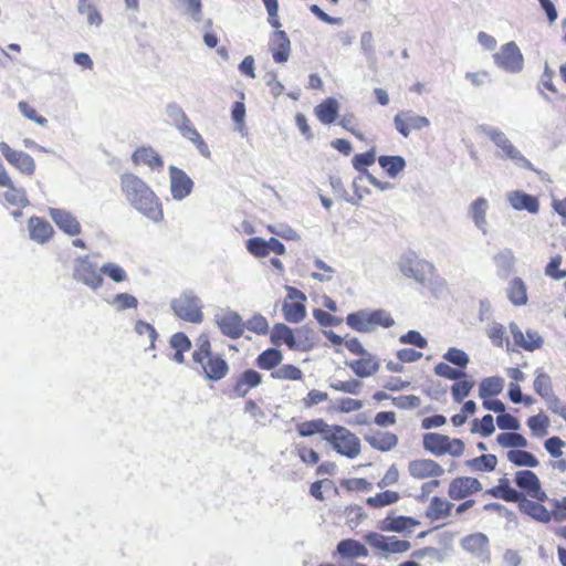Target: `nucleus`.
<instances>
[{
  "label": "nucleus",
  "instance_id": "f257e3e1",
  "mask_svg": "<svg viewBox=\"0 0 566 566\" xmlns=\"http://www.w3.org/2000/svg\"><path fill=\"white\" fill-rule=\"evenodd\" d=\"M120 189L137 212L155 223L164 220V209L158 196L140 177L132 172L123 174Z\"/></svg>",
  "mask_w": 566,
  "mask_h": 566
},
{
  "label": "nucleus",
  "instance_id": "f03ea898",
  "mask_svg": "<svg viewBox=\"0 0 566 566\" xmlns=\"http://www.w3.org/2000/svg\"><path fill=\"white\" fill-rule=\"evenodd\" d=\"M479 129L496 146L502 159L512 161L518 168L536 171L533 164L515 147L502 129L491 125H481Z\"/></svg>",
  "mask_w": 566,
  "mask_h": 566
},
{
  "label": "nucleus",
  "instance_id": "7ed1b4c3",
  "mask_svg": "<svg viewBox=\"0 0 566 566\" xmlns=\"http://www.w3.org/2000/svg\"><path fill=\"white\" fill-rule=\"evenodd\" d=\"M346 324L354 331L359 333L374 332L378 326L391 327L395 321L386 310H360L350 313L346 317Z\"/></svg>",
  "mask_w": 566,
  "mask_h": 566
},
{
  "label": "nucleus",
  "instance_id": "20e7f679",
  "mask_svg": "<svg viewBox=\"0 0 566 566\" xmlns=\"http://www.w3.org/2000/svg\"><path fill=\"white\" fill-rule=\"evenodd\" d=\"M325 441L340 455L355 459L360 453V440L350 430L343 426H331Z\"/></svg>",
  "mask_w": 566,
  "mask_h": 566
},
{
  "label": "nucleus",
  "instance_id": "39448f33",
  "mask_svg": "<svg viewBox=\"0 0 566 566\" xmlns=\"http://www.w3.org/2000/svg\"><path fill=\"white\" fill-rule=\"evenodd\" d=\"M171 310L182 321L199 324L203 321L202 302L190 290L184 291L170 303Z\"/></svg>",
  "mask_w": 566,
  "mask_h": 566
},
{
  "label": "nucleus",
  "instance_id": "423d86ee",
  "mask_svg": "<svg viewBox=\"0 0 566 566\" xmlns=\"http://www.w3.org/2000/svg\"><path fill=\"white\" fill-rule=\"evenodd\" d=\"M73 279L92 291L99 290L104 284L101 268L92 261L91 255H78L73 261Z\"/></svg>",
  "mask_w": 566,
  "mask_h": 566
},
{
  "label": "nucleus",
  "instance_id": "0eeeda50",
  "mask_svg": "<svg viewBox=\"0 0 566 566\" xmlns=\"http://www.w3.org/2000/svg\"><path fill=\"white\" fill-rule=\"evenodd\" d=\"M494 64L501 70L517 74L524 69V56L514 41L503 44L500 50L493 54Z\"/></svg>",
  "mask_w": 566,
  "mask_h": 566
},
{
  "label": "nucleus",
  "instance_id": "6e6552de",
  "mask_svg": "<svg viewBox=\"0 0 566 566\" xmlns=\"http://www.w3.org/2000/svg\"><path fill=\"white\" fill-rule=\"evenodd\" d=\"M399 269L403 275L422 283L432 273L434 268L432 263L419 259L416 253L408 252L400 258Z\"/></svg>",
  "mask_w": 566,
  "mask_h": 566
},
{
  "label": "nucleus",
  "instance_id": "1a4fd4ad",
  "mask_svg": "<svg viewBox=\"0 0 566 566\" xmlns=\"http://www.w3.org/2000/svg\"><path fill=\"white\" fill-rule=\"evenodd\" d=\"M286 291L287 297L282 306L284 318L290 323H300L306 315L304 305L306 296L302 291L293 286H286Z\"/></svg>",
  "mask_w": 566,
  "mask_h": 566
},
{
  "label": "nucleus",
  "instance_id": "9d476101",
  "mask_svg": "<svg viewBox=\"0 0 566 566\" xmlns=\"http://www.w3.org/2000/svg\"><path fill=\"white\" fill-rule=\"evenodd\" d=\"M364 538L366 543L373 548L382 551L385 553H405L411 547V544L408 541L398 539L395 536H385L376 532L366 534Z\"/></svg>",
  "mask_w": 566,
  "mask_h": 566
},
{
  "label": "nucleus",
  "instance_id": "9b49d317",
  "mask_svg": "<svg viewBox=\"0 0 566 566\" xmlns=\"http://www.w3.org/2000/svg\"><path fill=\"white\" fill-rule=\"evenodd\" d=\"M214 321L221 333L230 338H239L243 335L245 323L234 311L226 310L214 315Z\"/></svg>",
  "mask_w": 566,
  "mask_h": 566
},
{
  "label": "nucleus",
  "instance_id": "f8f14e48",
  "mask_svg": "<svg viewBox=\"0 0 566 566\" xmlns=\"http://www.w3.org/2000/svg\"><path fill=\"white\" fill-rule=\"evenodd\" d=\"M461 547L481 563L490 562V541L484 533H473L460 541Z\"/></svg>",
  "mask_w": 566,
  "mask_h": 566
},
{
  "label": "nucleus",
  "instance_id": "ddd939ff",
  "mask_svg": "<svg viewBox=\"0 0 566 566\" xmlns=\"http://www.w3.org/2000/svg\"><path fill=\"white\" fill-rule=\"evenodd\" d=\"M0 151L6 160L21 174L31 176L35 171V161L27 153L11 148L6 142H0Z\"/></svg>",
  "mask_w": 566,
  "mask_h": 566
},
{
  "label": "nucleus",
  "instance_id": "4468645a",
  "mask_svg": "<svg viewBox=\"0 0 566 566\" xmlns=\"http://www.w3.org/2000/svg\"><path fill=\"white\" fill-rule=\"evenodd\" d=\"M169 184L171 197L176 201L187 198L195 185L192 179L182 169L172 165L169 167Z\"/></svg>",
  "mask_w": 566,
  "mask_h": 566
},
{
  "label": "nucleus",
  "instance_id": "2eb2a0df",
  "mask_svg": "<svg viewBox=\"0 0 566 566\" xmlns=\"http://www.w3.org/2000/svg\"><path fill=\"white\" fill-rule=\"evenodd\" d=\"M394 126L403 137H408L411 130H421L430 126L426 116L416 115L411 111L401 112L394 117Z\"/></svg>",
  "mask_w": 566,
  "mask_h": 566
},
{
  "label": "nucleus",
  "instance_id": "dca6fc26",
  "mask_svg": "<svg viewBox=\"0 0 566 566\" xmlns=\"http://www.w3.org/2000/svg\"><path fill=\"white\" fill-rule=\"evenodd\" d=\"M516 485L525 491L530 496L539 502L548 500L546 493L541 488V482L537 475L530 470H521L515 474Z\"/></svg>",
  "mask_w": 566,
  "mask_h": 566
},
{
  "label": "nucleus",
  "instance_id": "f3484780",
  "mask_svg": "<svg viewBox=\"0 0 566 566\" xmlns=\"http://www.w3.org/2000/svg\"><path fill=\"white\" fill-rule=\"evenodd\" d=\"M49 216L56 227L67 235L75 237L82 232L81 223L76 217L65 209L49 208Z\"/></svg>",
  "mask_w": 566,
  "mask_h": 566
},
{
  "label": "nucleus",
  "instance_id": "a211bd4d",
  "mask_svg": "<svg viewBox=\"0 0 566 566\" xmlns=\"http://www.w3.org/2000/svg\"><path fill=\"white\" fill-rule=\"evenodd\" d=\"M408 472L412 478L422 480L441 476L444 473V469L434 460L418 459L409 462Z\"/></svg>",
  "mask_w": 566,
  "mask_h": 566
},
{
  "label": "nucleus",
  "instance_id": "6ab92c4d",
  "mask_svg": "<svg viewBox=\"0 0 566 566\" xmlns=\"http://www.w3.org/2000/svg\"><path fill=\"white\" fill-rule=\"evenodd\" d=\"M269 50L275 63H285L291 55V41L286 32L275 30L269 41Z\"/></svg>",
  "mask_w": 566,
  "mask_h": 566
},
{
  "label": "nucleus",
  "instance_id": "aec40b11",
  "mask_svg": "<svg viewBox=\"0 0 566 566\" xmlns=\"http://www.w3.org/2000/svg\"><path fill=\"white\" fill-rule=\"evenodd\" d=\"M205 377L212 381H218L224 378L229 371L228 363L220 356L216 354H210L207 358H203L201 363H197Z\"/></svg>",
  "mask_w": 566,
  "mask_h": 566
},
{
  "label": "nucleus",
  "instance_id": "412c9836",
  "mask_svg": "<svg viewBox=\"0 0 566 566\" xmlns=\"http://www.w3.org/2000/svg\"><path fill=\"white\" fill-rule=\"evenodd\" d=\"M482 490L480 481L471 476H462L452 480L448 494L452 500H462Z\"/></svg>",
  "mask_w": 566,
  "mask_h": 566
},
{
  "label": "nucleus",
  "instance_id": "4be33fe9",
  "mask_svg": "<svg viewBox=\"0 0 566 566\" xmlns=\"http://www.w3.org/2000/svg\"><path fill=\"white\" fill-rule=\"evenodd\" d=\"M510 331L515 345L525 350L533 352L543 346L544 340L536 331L527 329L526 336H524L522 329L515 323L510 324Z\"/></svg>",
  "mask_w": 566,
  "mask_h": 566
},
{
  "label": "nucleus",
  "instance_id": "5701e85b",
  "mask_svg": "<svg viewBox=\"0 0 566 566\" xmlns=\"http://www.w3.org/2000/svg\"><path fill=\"white\" fill-rule=\"evenodd\" d=\"M271 342L274 345L286 344L291 349L307 350L304 342H296L295 333L287 325L275 324L271 332Z\"/></svg>",
  "mask_w": 566,
  "mask_h": 566
},
{
  "label": "nucleus",
  "instance_id": "b1692460",
  "mask_svg": "<svg viewBox=\"0 0 566 566\" xmlns=\"http://www.w3.org/2000/svg\"><path fill=\"white\" fill-rule=\"evenodd\" d=\"M506 200L517 211L525 210L530 213H537L539 210L538 199L521 190L509 191Z\"/></svg>",
  "mask_w": 566,
  "mask_h": 566
},
{
  "label": "nucleus",
  "instance_id": "393cba45",
  "mask_svg": "<svg viewBox=\"0 0 566 566\" xmlns=\"http://www.w3.org/2000/svg\"><path fill=\"white\" fill-rule=\"evenodd\" d=\"M420 522L410 516H394L388 515L386 518L380 521L379 530L382 532H395V533H411Z\"/></svg>",
  "mask_w": 566,
  "mask_h": 566
},
{
  "label": "nucleus",
  "instance_id": "a878e982",
  "mask_svg": "<svg viewBox=\"0 0 566 566\" xmlns=\"http://www.w3.org/2000/svg\"><path fill=\"white\" fill-rule=\"evenodd\" d=\"M28 231L30 239L39 244L46 243L54 233L53 227L49 221L35 216L29 219Z\"/></svg>",
  "mask_w": 566,
  "mask_h": 566
},
{
  "label": "nucleus",
  "instance_id": "bb28decb",
  "mask_svg": "<svg viewBox=\"0 0 566 566\" xmlns=\"http://www.w3.org/2000/svg\"><path fill=\"white\" fill-rule=\"evenodd\" d=\"M364 439L371 448L381 452L390 451L398 443V437L395 433L379 430L368 432Z\"/></svg>",
  "mask_w": 566,
  "mask_h": 566
},
{
  "label": "nucleus",
  "instance_id": "cd10ccee",
  "mask_svg": "<svg viewBox=\"0 0 566 566\" xmlns=\"http://www.w3.org/2000/svg\"><path fill=\"white\" fill-rule=\"evenodd\" d=\"M262 381V376L254 369L244 370L235 380L233 392L237 397L243 398Z\"/></svg>",
  "mask_w": 566,
  "mask_h": 566
},
{
  "label": "nucleus",
  "instance_id": "c85d7f7f",
  "mask_svg": "<svg viewBox=\"0 0 566 566\" xmlns=\"http://www.w3.org/2000/svg\"><path fill=\"white\" fill-rule=\"evenodd\" d=\"M132 160L136 165H147L153 170H159L164 166L163 157L149 146L137 148L132 155Z\"/></svg>",
  "mask_w": 566,
  "mask_h": 566
},
{
  "label": "nucleus",
  "instance_id": "c756f323",
  "mask_svg": "<svg viewBox=\"0 0 566 566\" xmlns=\"http://www.w3.org/2000/svg\"><path fill=\"white\" fill-rule=\"evenodd\" d=\"M347 365L358 377L366 378L378 371L380 363L376 356L368 353L363 358L352 360Z\"/></svg>",
  "mask_w": 566,
  "mask_h": 566
},
{
  "label": "nucleus",
  "instance_id": "7c9ffc66",
  "mask_svg": "<svg viewBox=\"0 0 566 566\" xmlns=\"http://www.w3.org/2000/svg\"><path fill=\"white\" fill-rule=\"evenodd\" d=\"M489 209V202L485 198L480 197L475 199L469 207V217L473 221L474 226L483 233H488V221L486 211Z\"/></svg>",
  "mask_w": 566,
  "mask_h": 566
},
{
  "label": "nucleus",
  "instance_id": "2f4dec72",
  "mask_svg": "<svg viewBox=\"0 0 566 566\" xmlns=\"http://www.w3.org/2000/svg\"><path fill=\"white\" fill-rule=\"evenodd\" d=\"M177 130L180 133V135L192 143L201 156L206 158L211 157V151L209 149V146L203 140L202 136L199 134V132L196 129V127L191 124V120L189 119V123H185L180 127L177 128Z\"/></svg>",
  "mask_w": 566,
  "mask_h": 566
},
{
  "label": "nucleus",
  "instance_id": "473e14b6",
  "mask_svg": "<svg viewBox=\"0 0 566 566\" xmlns=\"http://www.w3.org/2000/svg\"><path fill=\"white\" fill-rule=\"evenodd\" d=\"M506 296L514 306L527 304V286L521 277H513L506 287Z\"/></svg>",
  "mask_w": 566,
  "mask_h": 566
},
{
  "label": "nucleus",
  "instance_id": "72a5a7b5",
  "mask_svg": "<svg viewBox=\"0 0 566 566\" xmlns=\"http://www.w3.org/2000/svg\"><path fill=\"white\" fill-rule=\"evenodd\" d=\"M493 262L496 266L497 275L502 279H506L515 266V255L509 248L500 250L493 256Z\"/></svg>",
  "mask_w": 566,
  "mask_h": 566
},
{
  "label": "nucleus",
  "instance_id": "f704fd0d",
  "mask_svg": "<svg viewBox=\"0 0 566 566\" xmlns=\"http://www.w3.org/2000/svg\"><path fill=\"white\" fill-rule=\"evenodd\" d=\"M338 108V102L333 97H328L315 106L314 113L322 124L329 125L337 118Z\"/></svg>",
  "mask_w": 566,
  "mask_h": 566
},
{
  "label": "nucleus",
  "instance_id": "c9c22d12",
  "mask_svg": "<svg viewBox=\"0 0 566 566\" xmlns=\"http://www.w3.org/2000/svg\"><path fill=\"white\" fill-rule=\"evenodd\" d=\"M518 509L522 513L533 517L538 522L548 523L552 520L551 512H548L544 505L527 500L526 497L521 501Z\"/></svg>",
  "mask_w": 566,
  "mask_h": 566
},
{
  "label": "nucleus",
  "instance_id": "e433bc0d",
  "mask_svg": "<svg viewBox=\"0 0 566 566\" xmlns=\"http://www.w3.org/2000/svg\"><path fill=\"white\" fill-rule=\"evenodd\" d=\"M337 553L344 558H363L368 556V549L358 541L347 538L337 544Z\"/></svg>",
  "mask_w": 566,
  "mask_h": 566
},
{
  "label": "nucleus",
  "instance_id": "4c0bfd02",
  "mask_svg": "<svg viewBox=\"0 0 566 566\" xmlns=\"http://www.w3.org/2000/svg\"><path fill=\"white\" fill-rule=\"evenodd\" d=\"M488 492L493 497L502 499L506 502H517L518 505L521 504V501L525 499L522 493L510 486L507 479H501L499 485L492 488Z\"/></svg>",
  "mask_w": 566,
  "mask_h": 566
},
{
  "label": "nucleus",
  "instance_id": "58836bf2",
  "mask_svg": "<svg viewBox=\"0 0 566 566\" xmlns=\"http://www.w3.org/2000/svg\"><path fill=\"white\" fill-rule=\"evenodd\" d=\"M329 428L331 424L325 422L323 419L308 420L296 426L297 432L301 437H312L319 433L323 440H325Z\"/></svg>",
  "mask_w": 566,
  "mask_h": 566
},
{
  "label": "nucleus",
  "instance_id": "ea45409f",
  "mask_svg": "<svg viewBox=\"0 0 566 566\" xmlns=\"http://www.w3.org/2000/svg\"><path fill=\"white\" fill-rule=\"evenodd\" d=\"M452 504L444 499L433 496L426 511V516L431 521L446 518L450 515Z\"/></svg>",
  "mask_w": 566,
  "mask_h": 566
},
{
  "label": "nucleus",
  "instance_id": "a19ab883",
  "mask_svg": "<svg viewBox=\"0 0 566 566\" xmlns=\"http://www.w3.org/2000/svg\"><path fill=\"white\" fill-rule=\"evenodd\" d=\"M378 164L390 178H396L406 167V160L401 156H380Z\"/></svg>",
  "mask_w": 566,
  "mask_h": 566
},
{
  "label": "nucleus",
  "instance_id": "79ce46f5",
  "mask_svg": "<svg viewBox=\"0 0 566 566\" xmlns=\"http://www.w3.org/2000/svg\"><path fill=\"white\" fill-rule=\"evenodd\" d=\"M447 442L448 436L441 433H426L423 436V448L437 457L446 453Z\"/></svg>",
  "mask_w": 566,
  "mask_h": 566
},
{
  "label": "nucleus",
  "instance_id": "37998d69",
  "mask_svg": "<svg viewBox=\"0 0 566 566\" xmlns=\"http://www.w3.org/2000/svg\"><path fill=\"white\" fill-rule=\"evenodd\" d=\"M504 380L501 377L493 376L482 379L479 388V396L482 399L488 397L497 396L503 390Z\"/></svg>",
  "mask_w": 566,
  "mask_h": 566
},
{
  "label": "nucleus",
  "instance_id": "c03bdc74",
  "mask_svg": "<svg viewBox=\"0 0 566 566\" xmlns=\"http://www.w3.org/2000/svg\"><path fill=\"white\" fill-rule=\"evenodd\" d=\"M506 457L510 462L517 467L536 468L539 464L531 452L524 450H510Z\"/></svg>",
  "mask_w": 566,
  "mask_h": 566
},
{
  "label": "nucleus",
  "instance_id": "a18cd8bd",
  "mask_svg": "<svg viewBox=\"0 0 566 566\" xmlns=\"http://www.w3.org/2000/svg\"><path fill=\"white\" fill-rule=\"evenodd\" d=\"M400 499V495L396 491H384L381 493L376 494L375 496H370L366 500V504L374 509L384 507L394 503H397Z\"/></svg>",
  "mask_w": 566,
  "mask_h": 566
},
{
  "label": "nucleus",
  "instance_id": "49530a36",
  "mask_svg": "<svg viewBox=\"0 0 566 566\" xmlns=\"http://www.w3.org/2000/svg\"><path fill=\"white\" fill-rule=\"evenodd\" d=\"M283 355L279 349L269 348L261 353L256 358V364L262 369H272L281 364Z\"/></svg>",
  "mask_w": 566,
  "mask_h": 566
},
{
  "label": "nucleus",
  "instance_id": "de8ad7c7",
  "mask_svg": "<svg viewBox=\"0 0 566 566\" xmlns=\"http://www.w3.org/2000/svg\"><path fill=\"white\" fill-rule=\"evenodd\" d=\"M536 377L534 380V390L541 397L545 398L553 394L552 379L542 368L536 369Z\"/></svg>",
  "mask_w": 566,
  "mask_h": 566
},
{
  "label": "nucleus",
  "instance_id": "09e8293b",
  "mask_svg": "<svg viewBox=\"0 0 566 566\" xmlns=\"http://www.w3.org/2000/svg\"><path fill=\"white\" fill-rule=\"evenodd\" d=\"M497 459L494 454H483L467 461V465L474 471L490 472L495 469Z\"/></svg>",
  "mask_w": 566,
  "mask_h": 566
},
{
  "label": "nucleus",
  "instance_id": "8fccbe9b",
  "mask_svg": "<svg viewBox=\"0 0 566 566\" xmlns=\"http://www.w3.org/2000/svg\"><path fill=\"white\" fill-rule=\"evenodd\" d=\"M3 197L9 205L18 208H25L30 203L27 192L22 187L12 186L3 193Z\"/></svg>",
  "mask_w": 566,
  "mask_h": 566
},
{
  "label": "nucleus",
  "instance_id": "3c124183",
  "mask_svg": "<svg viewBox=\"0 0 566 566\" xmlns=\"http://www.w3.org/2000/svg\"><path fill=\"white\" fill-rule=\"evenodd\" d=\"M77 11L80 14L86 15L90 25L98 28L103 23V18L95 6L88 3L87 0L78 1Z\"/></svg>",
  "mask_w": 566,
  "mask_h": 566
},
{
  "label": "nucleus",
  "instance_id": "603ef678",
  "mask_svg": "<svg viewBox=\"0 0 566 566\" xmlns=\"http://www.w3.org/2000/svg\"><path fill=\"white\" fill-rule=\"evenodd\" d=\"M496 441L503 448H525L528 446L527 440L516 432L500 433Z\"/></svg>",
  "mask_w": 566,
  "mask_h": 566
},
{
  "label": "nucleus",
  "instance_id": "864d4df0",
  "mask_svg": "<svg viewBox=\"0 0 566 566\" xmlns=\"http://www.w3.org/2000/svg\"><path fill=\"white\" fill-rule=\"evenodd\" d=\"M166 115L169 117L176 129L185 123H189L190 119L182 107L176 102H170L166 105Z\"/></svg>",
  "mask_w": 566,
  "mask_h": 566
},
{
  "label": "nucleus",
  "instance_id": "5fc2aeb1",
  "mask_svg": "<svg viewBox=\"0 0 566 566\" xmlns=\"http://www.w3.org/2000/svg\"><path fill=\"white\" fill-rule=\"evenodd\" d=\"M102 276L105 275L115 283L125 282L128 277L126 271L117 263L107 262L101 266Z\"/></svg>",
  "mask_w": 566,
  "mask_h": 566
},
{
  "label": "nucleus",
  "instance_id": "6e6d98bb",
  "mask_svg": "<svg viewBox=\"0 0 566 566\" xmlns=\"http://www.w3.org/2000/svg\"><path fill=\"white\" fill-rule=\"evenodd\" d=\"M443 359L459 368H465L470 363L469 355L457 347H450L444 354Z\"/></svg>",
  "mask_w": 566,
  "mask_h": 566
},
{
  "label": "nucleus",
  "instance_id": "4d7b16f0",
  "mask_svg": "<svg viewBox=\"0 0 566 566\" xmlns=\"http://www.w3.org/2000/svg\"><path fill=\"white\" fill-rule=\"evenodd\" d=\"M527 426L534 436L544 437L547 434L549 419L545 415L538 413L528 418Z\"/></svg>",
  "mask_w": 566,
  "mask_h": 566
},
{
  "label": "nucleus",
  "instance_id": "13d9d810",
  "mask_svg": "<svg viewBox=\"0 0 566 566\" xmlns=\"http://www.w3.org/2000/svg\"><path fill=\"white\" fill-rule=\"evenodd\" d=\"M116 311H125L136 308L138 305L137 298L129 293H118L111 301H108Z\"/></svg>",
  "mask_w": 566,
  "mask_h": 566
},
{
  "label": "nucleus",
  "instance_id": "bf43d9fd",
  "mask_svg": "<svg viewBox=\"0 0 566 566\" xmlns=\"http://www.w3.org/2000/svg\"><path fill=\"white\" fill-rule=\"evenodd\" d=\"M245 248L255 258H265L270 254L268 241L260 237L249 239L245 242Z\"/></svg>",
  "mask_w": 566,
  "mask_h": 566
},
{
  "label": "nucleus",
  "instance_id": "052dcab7",
  "mask_svg": "<svg viewBox=\"0 0 566 566\" xmlns=\"http://www.w3.org/2000/svg\"><path fill=\"white\" fill-rule=\"evenodd\" d=\"M211 345L209 337L205 334L200 335L196 340V349L192 353V361L201 363L203 358H207L211 354Z\"/></svg>",
  "mask_w": 566,
  "mask_h": 566
},
{
  "label": "nucleus",
  "instance_id": "680f3d73",
  "mask_svg": "<svg viewBox=\"0 0 566 566\" xmlns=\"http://www.w3.org/2000/svg\"><path fill=\"white\" fill-rule=\"evenodd\" d=\"M272 377L276 379L300 380L303 377V373L294 365H282L272 371Z\"/></svg>",
  "mask_w": 566,
  "mask_h": 566
},
{
  "label": "nucleus",
  "instance_id": "e2e57ef3",
  "mask_svg": "<svg viewBox=\"0 0 566 566\" xmlns=\"http://www.w3.org/2000/svg\"><path fill=\"white\" fill-rule=\"evenodd\" d=\"M433 370L437 376L449 380H459L465 377V373L463 370L453 368L447 363H438Z\"/></svg>",
  "mask_w": 566,
  "mask_h": 566
},
{
  "label": "nucleus",
  "instance_id": "0e129e2a",
  "mask_svg": "<svg viewBox=\"0 0 566 566\" xmlns=\"http://www.w3.org/2000/svg\"><path fill=\"white\" fill-rule=\"evenodd\" d=\"M486 335L492 342V344L496 347H503L504 343V336H505V328L502 324L492 322L488 325Z\"/></svg>",
  "mask_w": 566,
  "mask_h": 566
},
{
  "label": "nucleus",
  "instance_id": "69168bd1",
  "mask_svg": "<svg viewBox=\"0 0 566 566\" xmlns=\"http://www.w3.org/2000/svg\"><path fill=\"white\" fill-rule=\"evenodd\" d=\"M361 382L357 379L346 381L336 380L329 384V387L336 391H342L350 395H358L361 389Z\"/></svg>",
  "mask_w": 566,
  "mask_h": 566
},
{
  "label": "nucleus",
  "instance_id": "338daca9",
  "mask_svg": "<svg viewBox=\"0 0 566 566\" xmlns=\"http://www.w3.org/2000/svg\"><path fill=\"white\" fill-rule=\"evenodd\" d=\"M360 49L370 64L376 62L374 36L370 31H365L360 36Z\"/></svg>",
  "mask_w": 566,
  "mask_h": 566
},
{
  "label": "nucleus",
  "instance_id": "774afa93",
  "mask_svg": "<svg viewBox=\"0 0 566 566\" xmlns=\"http://www.w3.org/2000/svg\"><path fill=\"white\" fill-rule=\"evenodd\" d=\"M376 160L375 149H370L366 153L357 154L354 156L352 163L353 167L364 174V170H367L366 167L373 165Z\"/></svg>",
  "mask_w": 566,
  "mask_h": 566
}]
</instances>
